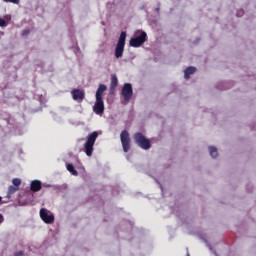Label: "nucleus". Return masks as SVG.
I'll return each instance as SVG.
<instances>
[{"label": "nucleus", "instance_id": "f257e3e1", "mask_svg": "<svg viewBox=\"0 0 256 256\" xmlns=\"http://www.w3.org/2000/svg\"><path fill=\"white\" fill-rule=\"evenodd\" d=\"M97 137H99V132L97 131H94L87 136V140L84 144V149L87 157H91V155H93V147H95Z\"/></svg>", "mask_w": 256, "mask_h": 256}, {"label": "nucleus", "instance_id": "f03ea898", "mask_svg": "<svg viewBox=\"0 0 256 256\" xmlns=\"http://www.w3.org/2000/svg\"><path fill=\"white\" fill-rule=\"evenodd\" d=\"M134 142L141 149H144V150L151 149V141L147 139L145 135H143V133L141 132H136L134 134Z\"/></svg>", "mask_w": 256, "mask_h": 256}, {"label": "nucleus", "instance_id": "7ed1b4c3", "mask_svg": "<svg viewBox=\"0 0 256 256\" xmlns=\"http://www.w3.org/2000/svg\"><path fill=\"white\" fill-rule=\"evenodd\" d=\"M127 39V33L121 32L120 37L118 39L116 48H115V57L116 59H120V57H123V52L125 51V41Z\"/></svg>", "mask_w": 256, "mask_h": 256}, {"label": "nucleus", "instance_id": "20e7f679", "mask_svg": "<svg viewBox=\"0 0 256 256\" xmlns=\"http://www.w3.org/2000/svg\"><path fill=\"white\" fill-rule=\"evenodd\" d=\"M120 141L122 143L124 153H129L131 150V137L129 136V131L123 130L121 132Z\"/></svg>", "mask_w": 256, "mask_h": 256}, {"label": "nucleus", "instance_id": "39448f33", "mask_svg": "<svg viewBox=\"0 0 256 256\" xmlns=\"http://www.w3.org/2000/svg\"><path fill=\"white\" fill-rule=\"evenodd\" d=\"M147 41V33L141 32L139 36L131 38L130 47H141Z\"/></svg>", "mask_w": 256, "mask_h": 256}, {"label": "nucleus", "instance_id": "423d86ee", "mask_svg": "<svg viewBox=\"0 0 256 256\" xmlns=\"http://www.w3.org/2000/svg\"><path fill=\"white\" fill-rule=\"evenodd\" d=\"M121 95L124 101H131V97H133V86L130 83H125L122 87Z\"/></svg>", "mask_w": 256, "mask_h": 256}, {"label": "nucleus", "instance_id": "0eeeda50", "mask_svg": "<svg viewBox=\"0 0 256 256\" xmlns=\"http://www.w3.org/2000/svg\"><path fill=\"white\" fill-rule=\"evenodd\" d=\"M40 217L42 221H44L48 225H51V223L55 221V216L53 214H49V212H47V209L45 208H42L40 210Z\"/></svg>", "mask_w": 256, "mask_h": 256}, {"label": "nucleus", "instance_id": "6e6552de", "mask_svg": "<svg viewBox=\"0 0 256 256\" xmlns=\"http://www.w3.org/2000/svg\"><path fill=\"white\" fill-rule=\"evenodd\" d=\"M93 111L96 115H103L105 113V103L103 100L96 99V102L93 106Z\"/></svg>", "mask_w": 256, "mask_h": 256}, {"label": "nucleus", "instance_id": "1a4fd4ad", "mask_svg": "<svg viewBox=\"0 0 256 256\" xmlns=\"http://www.w3.org/2000/svg\"><path fill=\"white\" fill-rule=\"evenodd\" d=\"M71 95L74 101H83V99H85V91L81 89H77V88L73 89L71 91Z\"/></svg>", "mask_w": 256, "mask_h": 256}, {"label": "nucleus", "instance_id": "9d476101", "mask_svg": "<svg viewBox=\"0 0 256 256\" xmlns=\"http://www.w3.org/2000/svg\"><path fill=\"white\" fill-rule=\"evenodd\" d=\"M42 188L41 181L33 180L30 184V189L33 193H37Z\"/></svg>", "mask_w": 256, "mask_h": 256}, {"label": "nucleus", "instance_id": "9b49d317", "mask_svg": "<svg viewBox=\"0 0 256 256\" xmlns=\"http://www.w3.org/2000/svg\"><path fill=\"white\" fill-rule=\"evenodd\" d=\"M106 89L107 86L105 84H100L96 91V99L103 100V93H105Z\"/></svg>", "mask_w": 256, "mask_h": 256}, {"label": "nucleus", "instance_id": "f8f14e48", "mask_svg": "<svg viewBox=\"0 0 256 256\" xmlns=\"http://www.w3.org/2000/svg\"><path fill=\"white\" fill-rule=\"evenodd\" d=\"M197 71V68L190 66L184 71V78L189 79Z\"/></svg>", "mask_w": 256, "mask_h": 256}, {"label": "nucleus", "instance_id": "ddd939ff", "mask_svg": "<svg viewBox=\"0 0 256 256\" xmlns=\"http://www.w3.org/2000/svg\"><path fill=\"white\" fill-rule=\"evenodd\" d=\"M118 84H119V80L117 79V76L112 75L111 84H110V91H115V89H117Z\"/></svg>", "mask_w": 256, "mask_h": 256}, {"label": "nucleus", "instance_id": "4468645a", "mask_svg": "<svg viewBox=\"0 0 256 256\" xmlns=\"http://www.w3.org/2000/svg\"><path fill=\"white\" fill-rule=\"evenodd\" d=\"M18 190H19V187L17 186H9L8 192H7V198L11 199V197H13V195H15V193H17Z\"/></svg>", "mask_w": 256, "mask_h": 256}, {"label": "nucleus", "instance_id": "2eb2a0df", "mask_svg": "<svg viewBox=\"0 0 256 256\" xmlns=\"http://www.w3.org/2000/svg\"><path fill=\"white\" fill-rule=\"evenodd\" d=\"M209 151H210V155L213 159H215L216 157H218L219 152L217 151V148L215 146H210L209 147Z\"/></svg>", "mask_w": 256, "mask_h": 256}, {"label": "nucleus", "instance_id": "dca6fc26", "mask_svg": "<svg viewBox=\"0 0 256 256\" xmlns=\"http://www.w3.org/2000/svg\"><path fill=\"white\" fill-rule=\"evenodd\" d=\"M67 170L72 174V175H79L77 170H75V166L73 164H68L67 165Z\"/></svg>", "mask_w": 256, "mask_h": 256}, {"label": "nucleus", "instance_id": "f3484780", "mask_svg": "<svg viewBox=\"0 0 256 256\" xmlns=\"http://www.w3.org/2000/svg\"><path fill=\"white\" fill-rule=\"evenodd\" d=\"M12 183H13L14 187H19V186L21 185V179H19V178H14V179L12 180Z\"/></svg>", "mask_w": 256, "mask_h": 256}, {"label": "nucleus", "instance_id": "a211bd4d", "mask_svg": "<svg viewBox=\"0 0 256 256\" xmlns=\"http://www.w3.org/2000/svg\"><path fill=\"white\" fill-rule=\"evenodd\" d=\"M5 3H13L14 5H19L20 0H3Z\"/></svg>", "mask_w": 256, "mask_h": 256}, {"label": "nucleus", "instance_id": "6ab92c4d", "mask_svg": "<svg viewBox=\"0 0 256 256\" xmlns=\"http://www.w3.org/2000/svg\"><path fill=\"white\" fill-rule=\"evenodd\" d=\"M0 27H7V22L3 18H0Z\"/></svg>", "mask_w": 256, "mask_h": 256}, {"label": "nucleus", "instance_id": "aec40b11", "mask_svg": "<svg viewBox=\"0 0 256 256\" xmlns=\"http://www.w3.org/2000/svg\"><path fill=\"white\" fill-rule=\"evenodd\" d=\"M31 33V31L29 29H25L22 31V37H27V35H29Z\"/></svg>", "mask_w": 256, "mask_h": 256}, {"label": "nucleus", "instance_id": "412c9836", "mask_svg": "<svg viewBox=\"0 0 256 256\" xmlns=\"http://www.w3.org/2000/svg\"><path fill=\"white\" fill-rule=\"evenodd\" d=\"M14 256H23V251H18L14 254Z\"/></svg>", "mask_w": 256, "mask_h": 256}, {"label": "nucleus", "instance_id": "4be33fe9", "mask_svg": "<svg viewBox=\"0 0 256 256\" xmlns=\"http://www.w3.org/2000/svg\"><path fill=\"white\" fill-rule=\"evenodd\" d=\"M3 221H5V218L3 217V214H0V225L3 223Z\"/></svg>", "mask_w": 256, "mask_h": 256}, {"label": "nucleus", "instance_id": "5701e85b", "mask_svg": "<svg viewBox=\"0 0 256 256\" xmlns=\"http://www.w3.org/2000/svg\"><path fill=\"white\" fill-rule=\"evenodd\" d=\"M237 15H238V17L239 16L241 17L243 15V12H238Z\"/></svg>", "mask_w": 256, "mask_h": 256}, {"label": "nucleus", "instance_id": "b1692460", "mask_svg": "<svg viewBox=\"0 0 256 256\" xmlns=\"http://www.w3.org/2000/svg\"><path fill=\"white\" fill-rule=\"evenodd\" d=\"M2 199H3V198H1V196H0V203H1Z\"/></svg>", "mask_w": 256, "mask_h": 256}]
</instances>
